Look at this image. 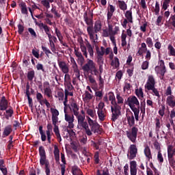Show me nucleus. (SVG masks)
Returning a JSON list of instances; mask_svg holds the SVG:
<instances>
[{
	"label": "nucleus",
	"mask_w": 175,
	"mask_h": 175,
	"mask_svg": "<svg viewBox=\"0 0 175 175\" xmlns=\"http://www.w3.org/2000/svg\"><path fill=\"white\" fill-rule=\"evenodd\" d=\"M154 87H155V78H154L152 75H149L146 83L145 84V88L146 90H149Z\"/></svg>",
	"instance_id": "2eb2a0df"
},
{
	"label": "nucleus",
	"mask_w": 175,
	"mask_h": 175,
	"mask_svg": "<svg viewBox=\"0 0 175 175\" xmlns=\"http://www.w3.org/2000/svg\"><path fill=\"white\" fill-rule=\"evenodd\" d=\"M144 154L148 159H152V154H151V149L149 146H146L144 150Z\"/></svg>",
	"instance_id": "473e14b6"
},
{
	"label": "nucleus",
	"mask_w": 175,
	"mask_h": 175,
	"mask_svg": "<svg viewBox=\"0 0 175 175\" xmlns=\"http://www.w3.org/2000/svg\"><path fill=\"white\" fill-rule=\"evenodd\" d=\"M174 96H169L167 98V103L170 106V107H174L175 106V100Z\"/></svg>",
	"instance_id": "2f4dec72"
},
{
	"label": "nucleus",
	"mask_w": 175,
	"mask_h": 175,
	"mask_svg": "<svg viewBox=\"0 0 175 175\" xmlns=\"http://www.w3.org/2000/svg\"><path fill=\"white\" fill-rule=\"evenodd\" d=\"M44 165H45V173L46 175H50V163L49 161H45Z\"/></svg>",
	"instance_id": "5fc2aeb1"
},
{
	"label": "nucleus",
	"mask_w": 175,
	"mask_h": 175,
	"mask_svg": "<svg viewBox=\"0 0 175 175\" xmlns=\"http://www.w3.org/2000/svg\"><path fill=\"white\" fill-rule=\"evenodd\" d=\"M111 66H114L116 68L120 66V59H118V57H114V60L111 61Z\"/></svg>",
	"instance_id": "c9c22d12"
},
{
	"label": "nucleus",
	"mask_w": 175,
	"mask_h": 175,
	"mask_svg": "<svg viewBox=\"0 0 175 175\" xmlns=\"http://www.w3.org/2000/svg\"><path fill=\"white\" fill-rule=\"evenodd\" d=\"M88 125L90 124H88V122H87V121L82 122L81 124H79V126L85 130V133L88 136H92V132H91V130L90 129V126Z\"/></svg>",
	"instance_id": "f3484780"
},
{
	"label": "nucleus",
	"mask_w": 175,
	"mask_h": 175,
	"mask_svg": "<svg viewBox=\"0 0 175 175\" xmlns=\"http://www.w3.org/2000/svg\"><path fill=\"white\" fill-rule=\"evenodd\" d=\"M28 31L29 32L32 38H37L38 35H36V32L33 29H32L31 27H29L28 28Z\"/></svg>",
	"instance_id": "052dcab7"
},
{
	"label": "nucleus",
	"mask_w": 175,
	"mask_h": 175,
	"mask_svg": "<svg viewBox=\"0 0 175 175\" xmlns=\"http://www.w3.org/2000/svg\"><path fill=\"white\" fill-rule=\"evenodd\" d=\"M72 68L73 69L74 73H75L77 79H80V70H79V66H77V64H72Z\"/></svg>",
	"instance_id": "7c9ffc66"
},
{
	"label": "nucleus",
	"mask_w": 175,
	"mask_h": 175,
	"mask_svg": "<svg viewBox=\"0 0 175 175\" xmlns=\"http://www.w3.org/2000/svg\"><path fill=\"white\" fill-rule=\"evenodd\" d=\"M47 130L46 132L43 131V126H39V133L41 136L42 142L48 141L49 144H51V136H53V125L51 123H49L46 126Z\"/></svg>",
	"instance_id": "f03ea898"
},
{
	"label": "nucleus",
	"mask_w": 175,
	"mask_h": 175,
	"mask_svg": "<svg viewBox=\"0 0 175 175\" xmlns=\"http://www.w3.org/2000/svg\"><path fill=\"white\" fill-rule=\"evenodd\" d=\"M137 132H139V129L136 126H133L131 131H126V135L128 139L132 143H136V139H137Z\"/></svg>",
	"instance_id": "423d86ee"
},
{
	"label": "nucleus",
	"mask_w": 175,
	"mask_h": 175,
	"mask_svg": "<svg viewBox=\"0 0 175 175\" xmlns=\"http://www.w3.org/2000/svg\"><path fill=\"white\" fill-rule=\"evenodd\" d=\"M39 28H40V29H44L46 35H47V36L49 38V42L53 41L51 39H53L54 36L51 35V33H50V30H51L50 27H49L46 24L41 23L39 25Z\"/></svg>",
	"instance_id": "f8f14e48"
},
{
	"label": "nucleus",
	"mask_w": 175,
	"mask_h": 175,
	"mask_svg": "<svg viewBox=\"0 0 175 175\" xmlns=\"http://www.w3.org/2000/svg\"><path fill=\"white\" fill-rule=\"evenodd\" d=\"M96 64L94 62L92 59H88L85 64L82 66L83 72H93L94 76H98L99 75V71L96 69Z\"/></svg>",
	"instance_id": "7ed1b4c3"
},
{
	"label": "nucleus",
	"mask_w": 175,
	"mask_h": 175,
	"mask_svg": "<svg viewBox=\"0 0 175 175\" xmlns=\"http://www.w3.org/2000/svg\"><path fill=\"white\" fill-rule=\"evenodd\" d=\"M71 172L73 175H78L81 171L77 166H74L72 167Z\"/></svg>",
	"instance_id": "864d4df0"
},
{
	"label": "nucleus",
	"mask_w": 175,
	"mask_h": 175,
	"mask_svg": "<svg viewBox=\"0 0 175 175\" xmlns=\"http://www.w3.org/2000/svg\"><path fill=\"white\" fill-rule=\"evenodd\" d=\"M132 111H133L134 113V116L136 121H139V113H140V108L133 109Z\"/></svg>",
	"instance_id": "de8ad7c7"
},
{
	"label": "nucleus",
	"mask_w": 175,
	"mask_h": 175,
	"mask_svg": "<svg viewBox=\"0 0 175 175\" xmlns=\"http://www.w3.org/2000/svg\"><path fill=\"white\" fill-rule=\"evenodd\" d=\"M70 110L73 111L74 116H77L79 114V109H80V107L77 105V103L72 102L70 104V106H69Z\"/></svg>",
	"instance_id": "6ab92c4d"
},
{
	"label": "nucleus",
	"mask_w": 175,
	"mask_h": 175,
	"mask_svg": "<svg viewBox=\"0 0 175 175\" xmlns=\"http://www.w3.org/2000/svg\"><path fill=\"white\" fill-rule=\"evenodd\" d=\"M94 162L96 165H98L99 163V152H96L94 156Z\"/></svg>",
	"instance_id": "69168bd1"
},
{
	"label": "nucleus",
	"mask_w": 175,
	"mask_h": 175,
	"mask_svg": "<svg viewBox=\"0 0 175 175\" xmlns=\"http://www.w3.org/2000/svg\"><path fill=\"white\" fill-rule=\"evenodd\" d=\"M145 59H146V61L151 59V51H150V49H148L146 52Z\"/></svg>",
	"instance_id": "e2e57ef3"
},
{
	"label": "nucleus",
	"mask_w": 175,
	"mask_h": 175,
	"mask_svg": "<svg viewBox=\"0 0 175 175\" xmlns=\"http://www.w3.org/2000/svg\"><path fill=\"white\" fill-rule=\"evenodd\" d=\"M127 122L129 126L132 127L135 126V116H133V113L132 111H129V113L126 114Z\"/></svg>",
	"instance_id": "a211bd4d"
},
{
	"label": "nucleus",
	"mask_w": 175,
	"mask_h": 175,
	"mask_svg": "<svg viewBox=\"0 0 175 175\" xmlns=\"http://www.w3.org/2000/svg\"><path fill=\"white\" fill-rule=\"evenodd\" d=\"M96 59L98 65H103L105 62V59L103 58V56H96Z\"/></svg>",
	"instance_id": "13d9d810"
},
{
	"label": "nucleus",
	"mask_w": 175,
	"mask_h": 175,
	"mask_svg": "<svg viewBox=\"0 0 175 175\" xmlns=\"http://www.w3.org/2000/svg\"><path fill=\"white\" fill-rule=\"evenodd\" d=\"M53 132L55 133V135L59 143H61V142H62V138L61 137V134L59 133V127L58 126L54 127Z\"/></svg>",
	"instance_id": "c85d7f7f"
},
{
	"label": "nucleus",
	"mask_w": 175,
	"mask_h": 175,
	"mask_svg": "<svg viewBox=\"0 0 175 175\" xmlns=\"http://www.w3.org/2000/svg\"><path fill=\"white\" fill-rule=\"evenodd\" d=\"M13 114H14L13 107H10L8 109H5V113H4V117L6 120H9V118L13 117Z\"/></svg>",
	"instance_id": "4be33fe9"
},
{
	"label": "nucleus",
	"mask_w": 175,
	"mask_h": 175,
	"mask_svg": "<svg viewBox=\"0 0 175 175\" xmlns=\"http://www.w3.org/2000/svg\"><path fill=\"white\" fill-rule=\"evenodd\" d=\"M20 7L21 9L22 14H28V9L27 8V4H25V3H21Z\"/></svg>",
	"instance_id": "72a5a7b5"
},
{
	"label": "nucleus",
	"mask_w": 175,
	"mask_h": 175,
	"mask_svg": "<svg viewBox=\"0 0 175 175\" xmlns=\"http://www.w3.org/2000/svg\"><path fill=\"white\" fill-rule=\"evenodd\" d=\"M157 161L159 162V163H163V156L162 155V153L161 152V150L158 151L157 153Z\"/></svg>",
	"instance_id": "09e8293b"
},
{
	"label": "nucleus",
	"mask_w": 175,
	"mask_h": 175,
	"mask_svg": "<svg viewBox=\"0 0 175 175\" xmlns=\"http://www.w3.org/2000/svg\"><path fill=\"white\" fill-rule=\"evenodd\" d=\"M61 159H62V162L63 164H61V172H62V175H65V169H66V166L65 165H66V160L65 159V154L64 153H61Z\"/></svg>",
	"instance_id": "aec40b11"
},
{
	"label": "nucleus",
	"mask_w": 175,
	"mask_h": 175,
	"mask_svg": "<svg viewBox=\"0 0 175 175\" xmlns=\"http://www.w3.org/2000/svg\"><path fill=\"white\" fill-rule=\"evenodd\" d=\"M87 114L88 116H90L92 117V118H95L96 117V111L91 109H87Z\"/></svg>",
	"instance_id": "c03bdc74"
},
{
	"label": "nucleus",
	"mask_w": 175,
	"mask_h": 175,
	"mask_svg": "<svg viewBox=\"0 0 175 175\" xmlns=\"http://www.w3.org/2000/svg\"><path fill=\"white\" fill-rule=\"evenodd\" d=\"M80 47L83 55L85 57V58H88V54L87 53V46H85V45H81Z\"/></svg>",
	"instance_id": "6e6d98bb"
},
{
	"label": "nucleus",
	"mask_w": 175,
	"mask_h": 175,
	"mask_svg": "<svg viewBox=\"0 0 175 175\" xmlns=\"http://www.w3.org/2000/svg\"><path fill=\"white\" fill-rule=\"evenodd\" d=\"M44 94L46 95L48 98H53V92L51 91V88H46L44 89Z\"/></svg>",
	"instance_id": "ea45409f"
},
{
	"label": "nucleus",
	"mask_w": 175,
	"mask_h": 175,
	"mask_svg": "<svg viewBox=\"0 0 175 175\" xmlns=\"http://www.w3.org/2000/svg\"><path fill=\"white\" fill-rule=\"evenodd\" d=\"M96 57H103L105 55V47L101 46L99 49V46H96Z\"/></svg>",
	"instance_id": "cd10ccee"
},
{
	"label": "nucleus",
	"mask_w": 175,
	"mask_h": 175,
	"mask_svg": "<svg viewBox=\"0 0 175 175\" xmlns=\"http://www.w3.org/2000/svg\"><path fill=\"white\" fill-rule=\"evenodd\" d=\"M148 91H152V95H154V96H158L159 98V96H161L159 95V92L158 91V89H157L155 88V86H154L153 88L147 89Z\"/></svg>",
	"instance_id": "e433bc0d"
},
{
	"label": "nucleus",
	"mask_w": 175,
	"mask_h": 175,
	"mask_svg": "<svg viewBox=\"0 0 175 175\" xmlns=\"http://www.w3.org/2000/svg\"><path fill=\"white\" fill-rule=\"evenodd\" d=\"M12 131L13 129H12V125L5 126L3 132V137H7V136H9V135L12 133Z\"/></svg>",
	"instance_id": "a878e982"
},
{
	"label": "nucleus",
	"mask_w": 175,
	"mask_h": 175,
	"mask_svg": "<svg viewBox=\"0 0 175 175\" xmlns=\"http://www.w3.org/2000/svg\"><path fill=\"white\" fill-rule=\"evenodd\" d=\"M165 105H161V109H160L159 110V116H161V117H163V116H165Z\"/></svg>",
	"instance_id": "0e129e2a"
},
{
	"label": "nucleus",
	"mask_w": 175,
	"mask_h": 175,
	"mask_svg": "<svg viewBox=\"0 0 175 175\" xmlns=\"http://www.w3.org/2000/svg\"><path fill=\"white\" fill-rule=\"evenodd\" d=\"M23 32H24V27L21 24L18 25V33L19 35H23Z\"/></svg>",
	"instance_id": "338daca9"
},
{
	"label": "nucleus",
	"mask_w": 175,
	"mask_h": 175,
	"mask_svg": "<svg viewBox=\"0 0 175 175\" xmlns=\"http://www.w3.org/2000/svg\"><path fill=\"white\" fill-rule=\"evenodd\" d=\"M8 107H9V103L8 102V100H6V97L3 96L0 100V110L4 111L8 109Z\"/></svg>",
	"instance_id": "dca6fc26"
},
{
	"label": "nucleus",
	"mask_w": 175,
	"mask_h": 175,
	"mask_svg": "<svg viewBox=\"0 0 175 175\" xmlns=\"http://www.w3.org/2000/svg\"><path fill=\"white\" fill-rule=\"evenodd\" d=\"M51 111L52 113V123L54 126V128L58 126L57 124L58 123V116H59V111L57 109L51 108Z\"/></svg>",
	"instance_id": "9b49d317"
},
{
	"label": "nucleus",
	"mask_w": 175,
	"mask_h": 175,
	"mask_svg": "<svg viewBox=\"0 0 175 175\" xmlns=\"http://www.w3.org/2000/svg\"><path fill=\"white\" fill-rule=\"evenodd\" d=\"M92 98H94V96H92V94H91L90 92H88V91H85V97H84V100H85L86 102H88L89 100H91V99H92Z\"/></svg>",
	"instance_id": "37998d69"
},
{
	"label": "nucleus",
	"mask_w": 175,
	"mask_h": 175,
	"mask_svg": "<svg viewBox=\"0 0 175 175\" xmlns=\"http://www.w3.org/2000/svg\"><path fill=\"white\" fill-rule=\"evenodd\" d=\"M41 4L47 10L50 9V3H49V0H42L41 1Z\"/></svg>",
	"instance_id": "8fccbe9b"
},
{
	"label": "nucleus",
	"mask_w": 175,
	"mask_h": 175,
	"mask_svg": "<svg viewBox=\"0 0 175 175\" xmlns=\"http://www.w3.org/2000/svg\"><path fill=\"white\" fill-rule=\"evenodd\" d=\"M83 20L87 24L88 27H87V32L90 36V38H92V33H94V22L92 21V18H90L88 17V14L87 12H85L83 14Z\"/></svg>",
	"instance_id": "20e7f679"
},
{
	"label": "nucleus",
	"mask_w": 175,
	"mask_h": 175,
	"mask_svg": "<svg viewBox=\"0 0 175 175\" xmlns=\"http://www.w3.org/2000/svg\"><path fill=\"white\" fill-rule=\"evenodd\" d=\"M126 103L131 110L140 109V103H139V100L135 96H130L128 97Z\"/></svg>",
	"instance_id": "39448f33"
},
{
	"label": "nucleus",
	"mask_w": 175,
	"mask_h": 175,
	"mask_svg": "<svg viewBox=\"0 0 175 175\" xmlns=\"http://www.w3.org/2000/svg\"><path fill=\"white\" fill-rule=\"evenodd\" d=\"M35 77V70H31L27 72V79L29 81H32Z\"/></svg>",
	"instance_id": "4c0bfd02"
},
{
	"label": "nucleus",
	"mask_w": 175,
	"mask_h": 175,
	"mask_svg": "<svg viewBox=\"0 0 175 175\" xmlns=\"http://www.w3.org/2000/svg\"><path fill=\"white\" fill-rule=\"evenodd\" d=\"M55 160L57 163H59V149L57 145L54 146V151H53Z\"/></svg>",
	"instance_id": "393cba45"
},
{
	"label": "nucleus",
	"mask_w": 175,
	"mask_h": 175,
	"mask_svg": "<svg viewBox=\"0 0 175 175\" xmlns=\"http://www.w3.org/2000/svg\"><path fill=\"white\" fill-rule=\"evenodd\" d=\"M51 13L55 14V17H57V18H59L61 17V14L58 13L57 11V7H52L51 10Z\"/></svg>",
	"instance_id": "a18cd8bd"
},
{
	"label": "nucleus",
	"mask_w": 175,
	"mask_h": 175,
	"mask_svg": "<svg viewBox=\"0 0 175 175\" xmlns=\"http://www.w3.org/2000/svg\"><path fill=\"white\" fill-rule=\"evenodd\" d=\"M149 62L148 60H146L144 62H143L141 68L142 69V70H146V69H148V65H149Z\"/></svg>",
	"instance_id": "4d7b16f0"
},
{
	"label": "nucleus",
	"mask_w": 175,
	"mask_h": 175,
	"mask_svg": "<svg viewBox=\"0 0 175 175\" xmlns=\"http://www.w3.org/2000/svg\"><path fill=\"white\" fill-rule=\"evenodd\" d=\"M168 50L170 51L171 55H174V56L175 55V51H174V48L173 47V46L170 44L168 46Z\"/></svg>",
	"instance_id": "774afa93"
},
{
	"label": "nucleus",
	"mask_w": 175,
	"mask_h": 175,
	"mask_svg": "<svg viewBox=\"0 0 175 175\" xmlns=\"http://www.w3.org/2000/svg\"><path fill=\"white\" fill-rule=\"evenodd\" d=\"M130 169H137V163L136 161H130Z\"/></svg>",
	"instance_id": "680f3d73"
},
{
	"label": "nucleus",
	"mask_w": 175,
	"mask_h": 175,
	"mask_svg": "<svg viewBox=\"0 0 175 175\" xmlns=\"http://www.w3.org/2000/svg\"><path fill=\"white\" fill-rule=\"evenodd\" d=\"M109 100L111 101V111L112 113L111 115V121L113 122H116L117 120H118V117L121 116V106L117 104V101L116 100V96H114V93L109 92Z\"/></svg>",
	"instance_id": "f257e3e1"
},
{
	"label": "nucleus",
	"mask_w": 175,
	"mask_h": 175,
	"mask_svg": "<svg viewBox=\"0 0 175 175\" xmlns=\"http://www.w3.org/2000/svg\"><path fill=\"white\" fill-rule=\"evenodd\" d=\"M72 68L73 69L74 73H75L77 79H80V70H79V66H77V64H72Z\"/></svg>",
	"instance_id": "c756f323"
},
{
	"label": "nucleus",
	"mask_w": 175,
	"mask_h": 175,
	"mask_svg": "<svg viewBox=\"0 0 175 175\" xmlns=\"http://www.w3.org/2000/svg\"><path fill=\"white\" fill-rule=\"evenodd\" d=\"M101 31H102V22L99 20L96 21L93 27L92 37L89 36L90 40H92V42H95V33H98V32H100Z\"/></svg>",
	"instance_id": "6e6552de"
},
{
	"label": "nucleus",
	"mask_w": 175,
	"mask_h": 175,
	"mask_svg": "<svg viewBox=\"0 0 175 175\" xmlns=\"http://www.w3.org/2000/svg\"><path fill=\"white\" fill-rule=\"evenodd\" d=\"M75 117L77 118L79 125V124H81V122H84V120H85V116L78 114L77 116H75Z\"/></svg>",
	"instance_id": "603ef678"
},
{
	"label": "nucleus",
	"mask_w": 175,
	"mask_h": 175,
	"mask_svg": "<svg viewBox=\"0 0 175 175\" xmlns=\"http://www.w3.org/2000/svg\"><path fill=\"white\" fill-rule=\"evenodd\" d=\"M86 48L90 54L91 58L94 57V46L91 45V44L88 42L86 43Z\"/></svg>",
	"instance_id": "bb28decb"
},
{
	"label": "nucleus",
	"mask_w": 175,
	"mask_h": 175,
	"mask_svg": "<svg viewBox=\"0 0 175 175\" xmlns=\"http://www.w3.org/2000/svg\"><path fill=\"white\" fill-rule=\"evenodd\" d=\"M88 118V124L90 128L91 132H94V133H99L100 132V125L98 124V122H95L90 118V116L87 117Z\"/></svg>",
	"instance_id": "0eeeda50"
},
{
	"label": "nucleus",
	"mask_w": 175,
	"mask_h": 175,
	"mask_svg": "<svg viewBox=\"0 0 175 175\" xmlns=\"http://www.w3.org/2000/svg\"><path fill=\"white\" fill-rule=\"evenodd\" d=\"M57 64L59 65V69H61L63 73H64L65 75H67V73H69V65H68L66 62L58 59Z\"/></svg>",
	"instance_id": "4468645a"
},
{
	"label": "nucleus",
	"mask_w": 175,
	"mask_h": 175,
	"mask_svg": "<svg viewBox=\"0 0 175 175\" xmlns=\"http://www.w3.org/2000/svg\"><path fill=\"white\" fill-rule=\"evenodd\" d=\"M170 1L171 0H164L162 5L163 10H167V8L170 6Z\"/></svg>",
	"instance_id": "79ce46f5"
},
{
	"label": "nucleus",
	"mask_w": 175,
	"mask_h": 175,
	"mask_svg": "<svg viewBox=\"0 0 175 175\" xmlns=\"http://www.w3.org/2000/svg\"><path fill=\"white\" fill-rule=\"evenodd\" d=\"M148 51V49L139 48L138 51L137 52V55L142 57L143 54H144V53L147 52Z\"/></svg>",
	"instance_id": "3c124183"
},
{
	"label": "nucleus",
	"mask_w": 175,
	"mask_h": 175,
	"mask_svg": "<svg viewBox=\"0 0 175 175\" xmlns=\"http://www.w3.org/2000/svg\"><path fill=\"white\" fill-rule=\"evenodd\" d=\"M124 17L126 20H128L131 24L133 23V16L132 15V8L126 11L124 13Z\"/></svg>",
	"instance_id": "412c9836"
},
{
	"label": "nucleus",
	"mask_w": 175,
	"mask_h": 175,
	"mask_svg": "<svg viewBox=\"0 0 175 175\" xmlns=\"http://www.w3.org/2000/svg\"><path fill=\"white\" fill-rule=\"evenodd\" d=\"M39 155H40V165L41 166L44 165V163L49 161L46 157V150H44V147L40 146L39 147Z\"/></svg>",
	"instance_id": "9d476101"
},
{
	"label": "nucleus",
	"mask_w": 175,
	"mask_h": 175,
	"mask_svg": "<svg viewBox=\"0 0 175 175\" xmlns=\"http://www.w3.org/2000/svg\"><path fill=\"white\" fill-rule=\"evenodd\" d=\"M65 121L68 123V126L67 128H69V129H73L75 128V116L73 115H70L68 113H66L65 116Z\"/></svg>",
	"instance_id": "ddd939ff"
},
{
	"label": "nucleus",
	"mask_w": 175,
	"mask_h": 175,
	"mask_svg": "<svg viewBox=\"0 0 175 175\" xmlns=\"http://www.w3.org/2000/svg\"><path fill=\"white\" fill-rule=\"evenodd\" d=\"M97 114L98 116V118L100 121H105V111L103 110H98Z\"/></svg>",
	"instance_id": "58836bf2"
},
{
	"label": "nucleus",
	"mask_w": 175,
	"mask_h": 175,
	"mask_svg": "<svg viewBox=\"0 0 175 175\" xmlns=\"http://www.w3.org/2000/svg\"><path fill=\"white\" fill-rule=\"evenodd\" d=\"M146 43L148 47H149V49H151L154 46V42H152V38H151L150 37L146 38Z\"/></svg>",
	"instance_id": "a19ab883"
},
{
	"label": "nucleus",
	"mask_w": 175,
	"mask_h": 175,
	"mask_svg": "<svg viewBox=\"0 0 175 175\" xmlns=\"http://www.w3.org/2000/svg\"><path fill=\"white\" fill-rule=\"evenodd\" d=\"M157 69H159V71L157 72ZM155 72H157L161 76V79H163L165 77V73H166V66L159 67L157 66L155 67Z\"/></svg>",
	"instance_id": "b1692460"
},
{
	"label": "nucleus",
	"mask_w": 175,
	"mask_h": 175,
	"mask_svg": "<svg viewBox=\"0 0 175 175\" xmlns=\"http://www.w3.org/2000/svg\"><path fill=\"white\" fill-rule=\"evenodd\" d=\"M117 105H122L124 103V98L121 96L120 92H116Z\"/></svg>",
	"instance_id": "f704fd0d"
},
{
	"label": "nucleus",
	"mask_w": 175,
	"mask_h": 175,
	"mask_svg": "<svg viewBox=\"0 0 175 175\" xmlns=\"http://www.w3.org/2000/svg\"><path fill=\"white\" fill-rule=\"evenodd\" d=\"M129 152L130 154H127L128 159L130 161H132V159H135V158H136V155H137V147H136V145H130L129 148Z\"/></svg>",
	"instance_id": "1a4fd4ad"
},
{
	"label": "nucleus",
	"mask_w": 175,
	"mask_h": 175,
	"mask_svg": "<svg viewBox=\"0 0 175 175\" xmlns=\"http://www.w3.org/2000/svg\"><path fill=\"white\" fill-rule=\"evenodd\" d=\"M96 175H110V173L109 172V169L103 170V174L100 173V170H98L96 172Z\"/></svg>",
	"instance_id": "bf43d9fd"
},
{
	"label": "nucleus",
	"mask_w": 175,
	"mask_h": 175,
	"mask_svg": "<svg viewBox=\"0 0 175 175\" xmlns=\"http://www.w3.org/2000/svg\"><path fill=\"white\" fill-rule=\"evenodd\" d=\"M159 10H161V8L159 7V3L158 1H156L155 8L153 11L154 12V14L156 16H158L159 14Z\"/></svg>",
	"instance_id": "49530a36"
},
{
	"label": "nucleus",
	"mask_w": 175,
	"mask_h": 175,
	"mask_svg": "<svg viewBox=\"0 0 175 175\" xmlns=\"http://www.w3.org/2000/svg\"><path fill=\"white\" fill-rule=\"evenodd\" d=\"M118 7L120 10H122L123 12H125L126 9H128V5L126 3H125L124 1L118 0L117 3Z\"/></svg>",
	"instance_id": "5701e85b"
}]
</instances>
